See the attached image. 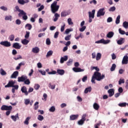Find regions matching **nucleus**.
Segmentation results:
<instances>
[{
    "label": "nucleus",
    "mask_w": 128,
    "mask_h": 128,
    "mask_svg": "<svg viewBox=\"0 0 128 128\" xmlns=\"http://www.w3.org/2000/svg\"><path fill=\"white\" fill-rule=\"evenodd\" d=\"M104 8H102L99 10L97 12V14H96L97 18H99V16H104L106 12H104Z\"/></svg>",
    "instance_id": "nucleus-5"
},
{
    "label": "nucleus",
    "mask_w": 128,
    "mask_h": 128,
    "mask_svg": "<svg viewBox=\"0 0 128 128\" xmlns=\"http://www.w3.org/2000/svg\"><path fill=\"white\" fill-rule=\"evenodd\" d=\"M12 110V106H10L2 105L1 107L2 110Z\"/></svg>",
    "instance_id": "nucleus-8"
},
{
    "label": "nucleus",
    "mask_w": 128,
    "mask_h": 128,
    "mask_svg": "<svg viewBox=\"0 0 128 128\" xmlns=\"http://www.w3.org/2000/svg\"><path fill=\"white\" fill-rule=\"evenodd\" d=\"M11 118L14 120V122H16V118H20L18 117V114H16V116H11Z\"/></svg>",
    "instance_id": "nucleus-25"
},
{
    "label": "nucleus",
    "mask_w": 128,
    "mask_h": 128,
    "mask_svg": "<svg viewBox=\"0 0 128 128\" xmlns=\"http://www.w3.org/2000/svg\"><path fill=\"white\" fill-rule=\"evenodd\" d=\"M119 106H120V108H124L126 106V102H122V103H120L118 104Z\"/></svg>",
    "instance_id": "nucleus-37"
},
{
    "label": "nucleus",
    "mask_w": 128,
    "mask_h": 128,
    "mask_svg": "<svg viewBox=\"0 0 128 128\" xmlns=\"http://www.w3.org/2000/svg\"><path fill=\"white\" fill-rule=\"evenodd\" d=\"M28 42H30V41L26 40V38L24 39L23 40H22V44H24L25 46H26V44H28Z\"/></svg>",
    "instance_id": "nucleus-27"
},
{
    "label": "nucleus",
    "mask_w": 128,
    "mask_h": 128,
    "mask_svg": "<svg viewBox=\"0 0 128 128\" xmlns=\"http://www.w3.org/2000/svg\"><path fill=\"white\" fill-rule=\"evenodd\" d=\"M108 96L112 98L114 94V89H110L108 90Z\"/></svg>",
    "instance_id": "nucleus-19"
},
{
    "label": "nucleus",
    "mask_w": 128,
    "mask_h": 128,
    "mask_svg": "<svg viewBox=\"0 0 128 128\" xmlns=\"http://www.w3.org/2000/svg\"><path fill=\"white\" fill-rule=\"evenodd\" d=\"M68 16V13L67 12L63 11L61 12V16Z\"/></svg>",
    "instance_id": "nucleus-28"
},
{
    "label": "nucleus",
    "mask_w": 128,
    "mask_h": 128,
    "mask_svg": "<svg viewBox=\"0 0 128 128\" xmlns=\"http://www.w3.org/2000/svg\"><path fill=\"white\" fill-rule=\"evenodd\" d=\"M48 87L50 88H51V90H54V88H56V84L52 85V82H50L48 84Z\"/></svg>",
    "instance_id": "nucleus-29"
},
{
    "label": "nucleus",
    "mask_w": 128,
    "mask_h": 128,
    "mask_svg": "<svg viewBox=\"0 0 128 128\" xmlns=\"http://www.w3.org/2000/svg\"><path fill=\"white\" fill-rule=\"evenodd\" d=\"M86 80H88V76L86 75L82 78V82H86Z\"/></svg>",
    "instance_id": "nucleus-48"
},
{
    "label": "nucleus",
    "mask_w": 128,
    "mask_h": 128,
    "mask_svg": "<svg viewBox=\"0 0 128 128\" xmlns=\"http://www.w3.org/2000/svg\"><path fill=\"white\" fill-rule=\"evenodd\" d=\"M93 108L96 110H100V105L98 104V103L95 102L93 104Z\"/></svg>",
    "instance_id": "nucleus-22"
},
{
    "label": "nucleus",
    "mask_w": 128,
    "mask_h": 128,
    "mask_svg": "<svg viewBox=\"0 0 128 128\" xmlns=\"http://www.w3.org/2000/svg\"><path fill=\"white\" fill-rule=\"evenodd\" d=\"M30 118L28 117L24 122V124H26V126L28 125V122H30Z\"/></svg>",
    "instance_id": "nucleus-33"
},
{
    "label": "nucleus",
    "mask_w": 128,
    "mask_h": 128,
    "mask_svg": "<svg viewBox=\"0 0 128 128\" xmlns=\"http://www.w3.org/2000/svg\"><path fill=\"white\" fill-rule=\"evenodd\" d=\"M68 56H64V57H62L60 60V62L61 64H64V62H66L68 60Z\"/></svg>",
    "instance_id": "nucleus-16"
},
{
    "label": "nucleus",
    "mask_w": 128,
    "mask_h": 128,
    "mask_svg": "<svg viewBox=\"0 0 128 128\" xmlns=\"http://www.w3.org/2000/svg\"><path fill=\"white\" fill-rule=\"evenodd\" d=\"M27 78L28 76H24L22 75L21 77H18V82H24Z\"/></svg>",
    "instance_id": "nucleus-13"
},
{
    "label": "nucleus",
    "mask_w": 128,
    "mask_h": 128,
    "mask_svg": "<svg viewBox=\"0 0 128 128\" xmlns=\"http://www.w3.org/2000/svg\"><path fill=\"white\" fill-rule=\"evenodd\" d=\"M26 27L29 30H32V24H28L26 25Z\"/></svg>",
    "instance_id": "nucleus-40"
},
{
    "label": "nucleus",
    "mask_w": 128,
    "mask_h": 128,
    "mask_svg": "<svg viewBox=\"0 0 128 128\" xmlns=\"http://www.w3.org/2000/svg\"><path fill=\"white\" fill-rule=\"evenodd\" d=\"M68 22L69 26H72V24H74V22H72V18H70L68 19Z\"/></svg>",
    "instance_id": "nucleus-41"
},
{
    "label": "nucleus",
    "mask_w": 128,
    "mask_h": 128,
    "mask_svg": "<svg viewBox=\"0 0 128 128\" xmlns=\"http://www.w3.org/2000/svg\"><path fill=\"white\" fill-rule=\"evenodd\" d=\"M60 8V6L58 5V2L54 1L51 4V10L53 14H56Z\"/></svg>",
    "instance_id": "nucleus-1"
},
{
    "label": "nucleus",
    "mask_w": 128,
    "mask_h": 128,
    "mask_svg": "<svg viewBox=\"0 0 128 128\" xmlns=\"http://www.w3.org/2000/svg\"><path fill=\"white\" fill-rule=\"evenodd\" d=\"M72 62H73V60L72 59H70L68 60V61L67 62H66L67 66H70V64H72Z\"/></svg>",
    "instance_id": "nucleus-50"
},
{
    "label": "nucleus",
    "mask_w": 128,
    "mask_h": 128,
    "mask_svg": "<svg viewBox=\"0 0 128 128\" xmlns=\"http://www.w3.org/2000/svg\"><path fill=\"white\" fill-rule=\"evenodd\" d=\"M101 58H102V54H100V53H98L97 56H96V60H100Z\"/></svg>",
    "instance_id": "nucleus-38"
},
{
    "label": "nucleus",
    "mask_w": 128,
    "mask_h": 128,
    "mask_svg": "<svg viewBox=\"0 0 128 128\" xmlns=\"http://www.w3.org/2000/svg\"><path fill=\"white\" fill-rule=\"evenodd\" d=\"M86 115H83L82 116V119L79 120L78 122V124L79 126H82L84 124V122H86Z\"/></svg>",
    "instance_id": "nucleus-9"
},
{
    "label": "nucleus",
    "mask_w": 128,
    "mask_h": 128,
    "mask_svg": "<svg viewBox=\"0 0 128 128\" xmlns=\"http://www.w3.org/2000/svg\"><path fill=\"white\" fill-rule=\"evenodd\" d=\"M72 70L75 72H80L84 70L78 68H74Z\"/></svg>",
    "instance_id": "nucleus-18"
},
{
    "label": "nucleus",
    "mask_w": 128,
    "mask_h": 128,
    "mask_svg": "<svg viewBox=\"0 0 128 128\" xmlns=\"http://www.w3.org/2000/svg\"><path fill=\"white\" fill-rule=\"evenodd\" d=\"M110 40H104V39H101L100 40L96 42V44H110Z\"/></svg>",
    "instance_id": "nucleus-6"
},
{
    "label": "nucleus",
    "mask_w": 128,
    "mask_h": 128,
    "mask_svg": "<svg viewBox=\"0 0 128 128\" xmlns=\"http://www.w3.org/2000/svg\"><path fill=\"white\" fill-rule=\"evenodd\" d=\"M44 5H42L40 8H38V12H42V10H44Z\"/></svg>",
    "instance_id": "nucleus-60"
},
{
    "label": "nucleus",
    "mask_w": 128,
    "mask_h": 128,
    "mask_svg": "<svg viewBox=\"0 0 128 128\" xmlns=\"http://www.w3.org/2000/svg\"><path fill=\"white\" fill-rule=\"evenodd\" d=\"M46 44H47V46L50 44V40L49 38L46 40Z\"/></svg>",
    "instance_id": "nucleus-56"
},
{
    "label": "nucleus",
    "mask_w": 128,
    "mask_h": 128,
    "mask_svg": "<svg viewBox=\"0 0 128 128\" xmlns=\"http://www.w3.org/2000/svg\"><path fill=\"white\" fill-rule=\"evenodd\" d=\"M8 38H9V40H10L11 42H12L14 40V34L10 35L9 36Z\"/></svg>",
    "instance_id": "nucleus-42"
},
{
    "label": "nucleus",
    "mask_w": 128,
    "mask_h": 128,
    "mask_svg": "<svg viewBox=\"0 0 128 128\" xmlns=\"http://www.w3.org/2000/svg\"><path fill=\"white\" fill-rule=\"evenodd\" d=\"M0 74L2 76H6V72L4 70H3L2 69L0 70Z\"/></svg>",
    "instance_id": "nucleus-49"
},
{
    "label": "nucleus",
    "mask_w": 128,
    "mask_h": 128,
    "mask_svg": "<svg viewBox=\"0 0 128 128\" xmlns=\"http://www.w3.org/2000/svg\"><path fill=\"white\" fill-rule=\"evenodd\" d=\"M95 80H96V78L93 75L91 80V82L92 84H96Z\"/></svg>",
    "instance_id": "nucleus-59"
},
{
    "label": "nucleus",
    "mask_w": 128,
    "mask_h": 128,
    "mask_svg": "<svg viewBox=\"0 0 128 128\" xmlns=\"http://www.w3.org/2000/svg\"><path fill=\"white\" fill-rule=\"evenodd\" d=\"M16 24H18V26H20V24H22V21L20 19H17L16 20Z\"/></svg>",
    "instance_id": "nucleus-53"
},
{
    "label": "nucleus",
    "mask_w": 128,
    "mask_h": 128,
    "mask_svg": "<svg viewBox=\"0 0 128 128\" xmlns=\"http://www.w3.org/2000/svg\"><path fill=\"white\" fill-rule=\"evenodd\" d=\"M56 72L58 74H60V76H64L65 72L64 70L57 69V72L53 70L52 72H48V74H56Z\"/></svg>",
    "instance_id": "nucleus-3"
},
{
    "label": "nucleus",
    "mask_w": 128,
    "mask_h": 128,
    "mask_svg": "<svg viewBox=\"0 0 128 128\" xmlns=\"http://www.w3.org/2000/svg\"><path fill=\"white\" fill-rule=\"evenodd\" d=\"M24 84H30V79H28V78L25 80H24Z\"/></svg>",
    "instance_id": "nucleus-45"
},
{
    "label": "nucleus",
    "mask_w": 128,
    "mask_h": 128,
    "mask_svg": "<svg viewBox=\"0 0 128 128\" xmlns=\"http://www.w3.org/2000/svg\"><path fill=\"white\" fill-rule=\"evenodd\" d=\"M22 58V57L20 55L14 57V59L15 60H21Z\"/></svg>",
    "instance_id": "nucleus-39"
},
{
    "label": "nucleus",
    "mask_w": 128,
    "mask_h": 128,
    "mask_svg": "<svg viewBox=\"0 0 128 128\" xmlns=\"http://www.w3.org/2000/svg\"><path fill=\"white\" fill-rule=\"evenodd\" d=\"M122 26L124 28H128V22L126 21H125L123 22Z\"/></svg>",
    "instance_id": "nucleus-36"
},
{
    "label": "nucleus",
    "mask_w": 128,
    "mask_h": 128,
    "mask_svg": "<svg viewBox=\"0 0 128 128\" xmlns=\"http://www.w3.org/2000/svg\"><path fill=\"white\" fill-rule=\"evenodd\" d=\"M53 52H52V50H50L49 52H48L46 55V58H48V56H52Z\"/></svg>",
    "instance_id": "nucleus-35"
},
{
    "label": "nucleus",
    "mask_w": 128,
    "mask_h": 128,
    "mask_svg": "<svg viewBox=\"0 0 128 128\" xmlns=\"http://www.w3.org/2000/svg\"><path fill=\"white\" fill-rule=\"evenodd\" d=\"M72 35H68V36H66L64 38L65 40H70V38Z\"/></svg>",
    "instance_id": "nucleus-57"
},
{
    "label": "nucleus",
    "mask_w": 128,
    "mask_h": 128,
    "mask_svg": "<svg viewBox=\"0 0 128 128\" xmlns=\"http://www.w3.org/2000/svg\"><path fill=\"white\" fill-rule=\"evenodd\" d=\"M23 16L22 18L24 20H28V16H26V12H24V14H21V16Z\"/></svg>",
    "instance_id": "nucleus-31"
},
{
    "label": "nucleus",
    "mask_w": 128,
    "mask_h": 128,
    "mask_svg": "<svg viewBox=\"0 0 128 128\" xmlns=\"http://www.w3.org/2000/svg\"><path fill=\"white\" fill-rule=\"evenodd\" d=\"M21 92L23 94H24L25 96H28V88H26V87L25 86H23L21 88Z\"/></svg>",
    "instance_id": "nucleus-12"
},
{
    "label": "nucleus",
    "mask_w": 128,
    "mask_h": 128,
    "mask_svg": "<svg viewBox=\"0 0 128 128\" xmlns=\"http://www.w3.org/2000/svg\"><path fill=\"white\" fill-rule=\"evenodd\" d=\"M14 84H16L15 82H14V80H12L8 82V84L4 86L5 88H12L14 86Z\"/></svg>",
    "instance_id": "nucleus-11"
},
{
    "label": "nucleus",
    "mask_w": 128,
    "mask_h": 128,
    "mask_svg": "<svg viewBox=\"0 0 128 128\" xmlns=\"http://www.w3.org/2000/svg\"><path fill=\"white\" fill-rule=\"evenodd\" d=\"M128 64V56H125L123 58L122 60V64Z\"/></svg>",
    "instance_id": "nucleus-14"
},
{
    "label": "nucleus",
    "mask_w": 128,
    "mask_h": 128,
    "mask_svg": "<svg viewBox=\"0 0 128 128\" xmlns=\"http://www.w3.org/2000/svg\"><path fill=\"white\" fill-rule=\"evenodd\" d=\"M89 16V22H92V19L94 18V14H96V10H93L92 12H88Z\"/></svg>",
    "instance_id": "nucleus-4"
},
{
    "label": "nucleus",
    "mask_w": 128,
    "mask_h": 128,
    "mask_svg": "<svg viewBox=\"0 0 128 128\" xmlns=\"http://www.w3.org/2000/svg\"><path fill=\"white\" fill-rule=\"evenodd\" d=\"M18 76V72L15 71L11 76V78H16V76Z\"/></svg>",
    "instance_id": "nucleus-21"
},
{
    "label": "nucleus",
    "mask_w": 128,
    "mask_h": 128,
    "mask_svg": "<svg viewBox=\"0 0 128 128\" xmlns=\"http://www.w3.org/2000/svg\"><path fill=\"white\" fill-rule=\"evenodd\" d=\"M40 88V84H36L34 85V88L35 90H38V88Z\"/></svg>",
    "instance_id": "nucleus-54"
},
{
    "label": "nucleus",
    "mask_w": 128,
    "mask_h": 128,
    "mask_svg": "<svg viewBox=\"0 0 128 128\" xmlns=\"http://www.w3.org/2000/svg\"><path fill=\"white\" fill-rule=\"evenodd\" d=\"M18 2L20 4L24 5V0H18Z\"/></svg>",
    "instance_id": "nucleus-55"
},
{
    "label": "nucleus",
    "mask_w": 128,
    "mask_h": 128,
    "mask_svg": "<svg viewBox=\"0 0 128 128\" xmlns=\"http://www.w3.org/2000/svg\"><path fill=\"white\" fill-rule=\"evenodd\" d=\"M112 22V18L111 17H109L107 19V22Z\"/></svg>",
    "instance_id": "nucleus-64"
},
{
    "label": "nucleus",
    "mask_w": 128,
    "mask_h": 128,
    "mask_svg": "<svg viewBox=\"0 0 128 128\" xmlns=\"http://www.w3.org/2000/svg\"><path fill=\"white\" fill-rule=\"evenodd\" d=\"M38 120H40V122L44 120V116L42 115H38Z\"/></svg>",
    "instance_id": "nucleus-46"
},
{
    "label": "nucleus",
    "mask_w": 128,
    "mask_h": 128,
    "mask_svg": "<svg viewBox=\"0 0 128 128\" xmlns=\"http://www.w3.org/2000/svg\"><path fill=\"white\" fill-rule=\"evenodd\" d=\"M0 44L1 46H6V48H10L12 44H10V42L8 41H2L0 42Z\"/></svg>",
    "instance_id": "nucleus-7"
},
{
    "label": "nucleus",
    "mask_w": 128,
    "mask_h": 128,
    "mask_svg": "<svg viewBox=\"0 0 128 128\" xmlns=\"http://www.w3.org/2000/svg\"><path fill=\"white\" fill-rule=\"evenodd\" d=\"M118 32L120 34H126V32H124V30H122L121 28H119Z\"/></svg>",
    "instance_id": "nucleus-52"
},
{
    "label": "nucleus",
    "mask_w": 128,
    "mask_h": 128,
    "mask_svg": "<svg viewBox=\"0 0 128 128\" xmlns=\"http://www.w3.org/2000/svg\"><path fill=\"white\" fill-rule=\"evenodd\" d=\"M12 48H14L16 50H20V48H22V46L20 45V44L18 42H15L13 44Z\"/></svg>",
    "instance_id": "nucleus-15"
},
{
    "label": "nucleus",
    "mask_w": 128,
    "mask_h": 128,
    "mask_svg": "<svg viewBox=\"0 0 128 128\" xmlns=\"http://www.w3.org/2000/svg\"><path fill=\"white\" fill-rule=\"evenodd\" d=\"M30 32H28V31L26 32V34L24 36V38L26 40H28V38H30Z\"/></svg>",
    "instance_id": "nucleus-43"
},
{
    "label": "nucleus",
    "mask_w": 128,
    "mask_h": 128,
    "mask_svg": "<svg viewBox=\"0 0 128 128\" xmlns=\"http://www.w3.org/2000/svg\"><path fill=\"white\" fill-rule=\"evenodd\" d=\"M78 114H72L70 116V120H78Z\"/></svg>",
    "instance_id": "nucleus-17"
},
{
    "label": "nucleus",
    "mask_w": 128,
    "mask_h": 128,
    "mask_svg": "<svg viewBox=\"0 0 128 128\" xmlns=\"http://www.w3.org/2000/svg\"><path fill=\"white\" fill-rule=\"evenodd\" d=\"M116 65L114 64H112L110 69V72H114L116 70Z\"/></svg>",
    "instance_id": "nucleus-32"
},
{
    "label": "nucleus",
    "mask_w": 128,
    "mask_h": 128,
    "mask_svg": "<svg viewBox=\"0 0 128 128\" xmlns=\"http://www.w3.org/2000/svg\"><path fill=\"white\" fill-rule=\"evenodd\" d=\"M120 16L118 15L116 18V24H120Z\"/></svg>",
    "instance_id": "nucleus-30"
},
{
    "label": "nucleus",
    "mask_w": 128,
    "mask_h": 128,
    "mask_svg": "<svg viewBox=\"0 0 128 128\" xmlns=\"http://www.w3.org/2000/svg\"><path fill=\"white\" fill-rule=\"evenodd\" d=\"M49 111L50 112H54L56 111V108L54 106H52L50 109Z\"/></svg>",
    "instance_id": "nucleus-44"
},
{
    "label": "nucleus",
    "mask_w": 128,
    "mask_h": 128,
    "mask_svg": "<svg viewBox=\"0 0 128 128\" xmlns=\"http://www.w3.org/2000/svg\"><path fill=\"white\" fill-rule=\"evenodd\" d=\"M114 33L112 32H110L108 34H107V38H112V36H114Z\"/></svg>",
    "instance_id": "nucleus-24"
},
{
    "label": "nucleus",
    "mask_w": 128,
    "mask_h": 128,
    "mask_svg": "<svg viewBox=\"0 0 128 128\" xmlns=\"http://www.w3.org/2000/svg\"><path fill=\"white\" fill-rule=\"evenodd\" d=\"M15 8L17 10V12H19V14H18V16H20V18H21L22 14H24V10H21L20 9V7H18V6H16L15 7Z\"/></svg>",
    "instance_id": "nucleus-10"
},
{
    "label": "nucleus",
    "mask_w": 128,
    "mask_h": 128,
    "mask_svg": "<svg viewBox=\"0 0 128 128\" xmlns=\"http://www.w3.org/2000/svg\"><path fill=\"white\" fill-rule=\"evenodd\" d=\"M30 99H26L24 104H26V106H28V104H30Z\"/></svg>",
    "instance_id": "nucleus-51"
},
{
    "label": "nucleus",
    "mask_w": 128,
    "mask_h": 128,
    "mask_svg": "<svg viewBox=\"0 0 128 128\" xmlns=\"http://www.w3.org/2000/svg\"><path fill=\"white\" fill-rule=\"evenodd\" d=\"M116 10V8L114 6L111 7L109 10V12H114Z\"/></svg>",
    "instance_id": "nucleus-62"
},
{
    "label": "nucleus",
    "mask_w": 128,
    "mask_h": 128,
    "mask_svg": "<svg viewBox=\"0 0 128 128\" xmlns=\"http://www.w3.org/2000/svg\"><path fill=\"white\" fill-rule=\"evenodd\" d=\"M118 44L121 46L122 44H124V38H121L117 41Z\"/></svg>",
    "instance_id": "nucleus-20"
},
{
    "label": "nucleus",
    "mask_w": 128,
    "mask_h": 128,
    "mask_svg": "<svg viewBox=\"0 0 128 128\" xmlns=\"http://www.w3.org/2000/svg\"><path fill=\"white\" fill-rule=\"evenodd\" d=\"M92 92V87L90 86L87 88H86L84 90V94H88V92Z\"/></svg>",
    "instance_id": "nucleus-26"
},
{
    "label": "nucleus",
    "mask_w": 128,
    "mask_h": 128,
    "mask_svg": "<svg viewBox=\"0 0 128 128\" xmlns=\"http://www.w3.org/2000/svg\"><path fill=\"white\" fill-rule=\"evenodd\" d=\"M66 27V24H64L62 26H61L60 32H62L64 30V28Z\"/></svg>",
    "instance_id": "nucleus-61"
},
{
    "label": "nucleus",
    "mask_w": 128,
    "mask_h": 128,
    "mask_svg": "<svg viewBox=\"0 0 128 128\" xmlns=\"http://www.w3.org/2000/svg\"><path fill=\"white\" fill-rule=\"evenodd\" d=\"M32 52H34V54H38V52H40V48L38 47H35L32 48Z\"/></svg>",
    "instance_id": "nucleus-23"
},
{
    "label": "nucleus",
    "mask_w": 128,
    "mask_h": 128,
    "mask_svg": "<svg viewBox=\"0 0 128 128\" xmlns=\"http://www.w3.org/2000/svg\"><path fill=\"white\" fill-rule=\"evenodd\" d=\"M93 76L95 77L96 80L98 82L102 80H104V78H106L104 74H102H102L98 72H95Z\"/></svg>",
    "instance_id": "nucleus-2"
},
{
    "label": "nucleus",
    "mask_w": 128,
    "mask_h": 128,
    "mask_svg": "<svg viewBox=\"0 0 128 128\" xmlns=\"http://www.w3.org/2000/svg\"><path fill=\"white\" fill-rule=\"evenodd\" d=\"M38 102H35L34 104V110H38Z\"/></svg>",
    "instance_id": "nucleus-34"
},
{
    "label": "nucleus",
    "mask_w": 128,
    "mask_h": 128,
    "mask_svg": "<svg viewBox=\"0 0 128 128\" xmlns=\"http://www.w3.org/2000/svg\"><path fill=\"white\" fill-rule=\"evenodd\" d=\"M92 70H96L98 72H100V68H98V67L96 66H92L91 68Z\"/></svg>",
    "instance_id": "nucleus-63"
},
{
    "label": "nucleus",
    "mask_w": 128,
    "mask_h": 128,
    "mask_svg": "<svg viewBox=\"0 0 128 128\" xmlns=\"http://www.w3.org/2000/svg\"><path fill=\"white\" fill-rule=\"evenodd\" d=\"M5 20H12V16H6Z\"/></svg>",
    "instance_id": "nucleus-58"
},
{
    "label": "nucleus",
    "mask_w": 128,
    "mask_h": 128,
    "mask_svg": "<svg viewBox=\"0 0 128 128\" xmlns=\"http://www.w3.org/2000/svg\"><path fill=\"white\" fill-rule=\"evenodd\" d=\"M86 28V26H82V28L79 29L80 32H84Z\"/></svg>",
    "instance_id": "nucleus-47"
}]
</instances>
